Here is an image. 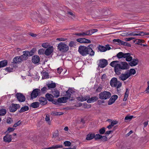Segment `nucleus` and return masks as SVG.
Returning a JSON list of instances; mask_svg holds the SVG:
<instances>
[{"instance_id":"393cba45","label":"nucleus","mask_w":149,"mask_h":149,"mask_svg":"<svg viewBox=\"0 0 149 149\" xmlns=\"http://www.w3.org/2000/svg\"><path fill=\"white\" fill-rule=\"evenodd\" d=\"M125 58V60L127 61H130L132 58V56H131V54L130 53H125L124 57Z\"/></svg>"},{"instance_id":"9b49d317","label":"nucleus","mask_w":149,"mask_h":149,"mask_svg":"<svg viewBox=\"0 0 149 149\" xmlns=\"http://www.w3.org/2000/svg\"><path fill=\"white\" fill-rule=\"evenodd\" d=\"M40 91L38 89H34L32 91L31 95V98L32 99H34L36 98L37 96L40 95Z\"/></svg>"},{"instance_id":"4d7b16f0","label":"nucleus","mask_w":149,"mask_h":149,"mask_svg":"<svg viewBox=\"0 0 149 149\" xmlns=\"http://www.w3.org/2000/svg\"><path fill=\"white\" fill-rule=\"evenodd\" d=\"M42 46L43 47L46 48L48 47V45L47 43H44L42 44Z\"/></svg>"},{"instance_id":"052dcab7","label":"nucleus","mask_w":149,"mask_h":149,"mask_svg":"<svg viewBox=\"0 0 149 149\" xmlns=\"http://www.w3.org/2000/svg\"><path fill=\"white\" fill-rule=\"evenodd\" d=\"M59 136V134L58 131L55 132L53 134V136L55 138L58 137Z\"/></svg>"},{"instance_id":"f03ea898","label":"nucleus","mask_w":149,"mask_h":149,"mask_svg":"<svg viewBox=\"0 0 149 149\" xmlns=\"http://www.w3.org/2000/svg\"><path fill=\"white\" fill-rule=\"evenodd\" d=\"M110 85L113 87H116L118 93L121 91L120 88L122 86V83L119 81L117 80V79L115 77H113L111 79L110 82Z\"/></svg>"},{"instance_id":"58836bf2","label":"nucleus","mask_w":149,"mask_h":149,"mask_svg":"<svg viewBox=\"0 0 149 149\" xmlns=\"http://www.w3.org/2000/svg\"><path fill=\"white\" fill-rule=\"evenodd\" d=\"M49 75L47 72H43L42 76V79H48L49 78Z\"/></svg>"},{"instance_id":"5701e85b","label":"nucleus","mask_w":149,"mask_h":149,"mask_svg":"<svg viewBox=\"0 0 149 149\" xmlns=\"http://www.w3.org/2000/svg\"><path fill=\"white\" fill-rule=\"evenodd\" d=\"M98 98L97 96H95L91 98H89L87 101V102L88 103H90L92 102H94L98 100Z\"/></svg>"},{"instance_id":"49530a36","label":"nucleus","mask_w":149,"mask_h":149,"mask_svg":"<svg viewBox=\"0 0 149 149\" xmlns=\"http://www.w3.org/2000/svg\"><path fill=\"white\" fill-rule=\"evenodd\" d=\"M38 53L39 54H45V51L43 49H40L38 50Z\"/></svg>"},{"instance_id":"f3484780","label":"nucleus","mask_w":149,"mask_h":149,"mask_svg":"<svg viewBox=\"0 0 149 149\" xmlns=\"http://www.w3.org/2000/svg\"><path fill=\"white\" fill-rule=\"evenodd\" d=\"M139 60L137 58L132 59L129 63V64L131 66H134L137 65Z\"/></svg>"},{"instance_id":"7c9ffc66","label":"nucleus","mask_w":149,"mask_h":149,"mask_svg":"<svg viewBox=\"0 0 149 149\" xmlns=\"http://www.w3.org/2000/svg\"><path fill=\"white\" fill-rule=\"evenodd\" d=\"M29 109V107L27 106H25L22 107L19 111V113H22L26 111H27Z\"/></svg>"},{"instance_id":"bf43d9fd","label":"nucleus","mask_w":149,"mask_h":149,"mask_svg":"<svg viewBox=\"0 0 149 149\" xmlns=\"http://www.w3.org/2000/svg\"><path fill=\"white\" fill-rule=\"evenodd\" d=\"M83 98V96H81L80 97H76V99L77 100L79 101H80L81 102H83V100H82V98Z\"/></svg>"},{"instance_id":"aec40b11","label":"nucleus","mask_w":149,"mask_h":149,"mask_svg":"<svg viewBox=\"0 0 149 149\" xmlns=\"http://www.w3.org/2000/svg\"><path fill=\"white\" fill-rule=\"evenodd\" d=\"M75 92V91L71 89H69L66 92V94L65 95V97L68 98V99H70L71 97V96L72 94H73Z\"/></svg>"},{"instance_id":"dca6fc26","label":"nucleus","mask_w":149,"mask_h":149,"mask_svg":"<svg viewBox=\"0 0 149 149\" xmlns=\"http://www.w3.org/2000/svg\"><path fill=\"white\" fill-rule=\"evenodd\" d=\"M38 101L39 102V104L41 105H45L47 103V99L45 97H40L38 99Z\"/></svg>"},{"instance_id":"0eeeda50","label":"nucleus","mask_w":149,"mask_h":149,"mask_svg":"<svg viewBox=\"0 0 149 149\" xmlns=\"http://www.w3.org/2000/svg\"><path fill=\"white\" fill-rule=\"evenodd\" d=\"M23 61L21 56L15 57L13 60V62H12V65L13 67H17L18 66V64L21 63Z\"/></svg>"},{"instance_id":"b1692460","label":"nucleus","mask_w":149,"mask_h":149,"mask_svg":"<svg viewBox=\"0 0 149 149\" xmlns=\"http://www.w3.org/2000/svg\"><path fill=\"white\" fill-rule=\"evenodd\" d=\"M53 47L52 46L47 48L45 51V54L47 56L50 55L53 52Z\"/></svg>"},{"instance_id":"e2e57ef3","label":"nucleus","mask_w":149,"mask_h":149,"mask_svg":"<svg viewBox=\"0 0 149 149\" xmlns=\"http://www.w3.org/2000/svg\"><path fill=\"white\" fill-rule=\"evenodd\" d=\"M118 121L115 120V121H112L111 123V125L113 126L117 124L118 123Z\"/></svg>"},{"instance_id":"bb28decb","label":"nucleus","mask_w":149,"mask_h":149,"mask_svg":"<svg viewBox=\"0 0 149 149\" xmlns=\"http://www.w3.org/2000/svg\"><path fill=\"white\" fill-rule=\"evenodd\" d=\"M45 97L49 101L52 102L53 100L54 97L51 94L47 93L45 95Z\"/></svg>"},{"instance_id":"a878e982","label":"nucleus","mask_w":149,"mask_h":149,"mask_svg":"<svg viewBox=\"0 0 149 149\" xmlns=\"http://www.w3.org/2000/svg\"><path fill=\"white\" fill-rule=\"evenodd\" d=\"M67 100L68 99L66 97H63L58 98L57 100V101L58 103H64L67 102Z\"/></svg>"},{"instance_id":"473e14b6","label":"nucleus","mask_w":149,"mask_h":149,"mask_svg":"<svg viewBox=\"0 0 149 149\" xmlns=\"http://www.w3.org/2000/svg\"><path fill=\"white\" fill-rule=\"evenodd\" d=\"M125 53L122 52L118 53L116 55V57L119 59H120L122 58H124Z\"/></svg>"},{"instance_id":"e433bc0d","label":"nucleus","mask_w":149,"mask_h":149,"mask_svg":"<svg viewBox=\"0 0 149 149\" xmlns=\"http://www.w3.org/2000/svg\"><path fill=\"white\" fill-rule=\"evenodd\" d=\"M129 93V91L127 88L126 89V92H125V95H124V98L123 99V101H126L127 99L128 94Z\"/></svg>"},{"instance_id":"ea45409f","label":"nucleus","mask_w":149,"mask_h":149,"mask_svg":"<svg viewBox=\"0 0 149 149\" xmlns=\"http://www.w3.org/2000/svg\"><path fill=\"white\" fill-rule=\"evenodd\" d=\"M36 19H37L39 22L40 23L43 24L45 23V21L44 19L41 17L40 15H39L38 17L36 18Z\"/></svg>"},{"instance_id":"864d4df0","label":"nucleus","mask_w":149,"mask_h":149,"mask_svg":"<svg viewBox=\"0 0 149 149\" xmlns=\"http://www.w3.org/2000/svg\"><path fill=\"white\" fill-rule=\"evenodd\" d=\"M47 90V89L46 87H43L41 89V91L43 93H45Z\"/></svg>"},{"instance_id":"8fccbe9b","label":"nucleus","mask_w":149,"mask_h":149,"mask_svg":"<svg viewBox=\"0 0 149 149\" xmlns=\"http://www.w3.org/2000/svg\"><path fill=\"white\" fill-rule=\"evenodd\" d=\"M64 144L65 146H70L71 145V143L69 141H66L64 142Z\"/></svg>"},{"instance_id":"c85d7f7f","label":"nucleus","mask_w":149,"mask_h":149,"mask_svg":"<svg viewBox=\"0 0 149 149\" xmlns=\"http://www.w3.org/2000/svg\"><path fill=\"white\" fill-rule=\"evenodd\" d=\"M8 63V61L6 60H4L0 61V68L6 66Z\"/></svg>"},{"instance_id":"a19ab883","label":"nucleus","mask_w":149,"mask_h":149,"mask_svg":"<svg viewBox=\"0 0 149 149\" xmlns=\"http://www.w3.org/2000/svg\"><path fill=\"white\" fill-rule=\"evenodd\" d=\"M127 72L128 74H130V77L132 75L134 74L136 72V71L134 69H131L129 72Z\"/></svg>"},{"instance_id":"412c9836","label":"nucleus","mask_w":149,"mask_h":149,"mask_svg":"<svg viewBox=\"0 0 149 149\" xmlns=\"http://www.w3.org/2000/svg\"><path fill=\"white\" fill-rule=\"evenodd\" d=\"M40 59L39 56L37 55L33 56L32 58V62L34 64L38 63L40 61Z\"/></svg>"},{"instance_id":"0e129e2a","label":"nucleus","mask_w":149,"mask_h":149,"mask_svg":"<svg viewBox=\"0 0 149 149\" xmlns=\"http://www.w3.org/2000/svg\"><path fill=\"white\" fill-rule=\"evenodd\" d=\"M113 130H109L106 131L105 133V134L106 136H108L111 133L113 132Z\"/></svg>"},{"instance_id":"20e7f679","label":"nucleus","mask_w":149,"mask_h":149,"mask_svg":"<svg viewBox=\"0 0 149 149\" xmlns=\"http://www.w3.org/2000/svg\"><path fill=\"white\" fill-rule=\"evenodd\" d=\"M58 49L62 52H66L69 49V47L66 44L61 42L59 43L57 46Z\"/></svg>"},{"instance_id":"423d86ee","label":"nucleus","mask_w":149,"mask_h":149,"mask_svg":"<svg viewBox=\"0 0 149 149\" xmlns=\"http://www.w3.org/2000/svg\"><path fill=\"white\" fill-rule=\"evenodd\" d=\"M111 96V94L110 92L105 91L101 92L99 95V98L101 100L109 99Z\"/></svg>"},{"instance_id":"c9c22d12","label":"nucleus","mask_w":149,"mask_h":149,"mask_svg":"<svg viewBox=\"0 0 149 149\" xmlns=\"http://www.w3.org/2000/svg\"><path fill=\"white\" fill-rule=\"evenodd\" d=\"M77 42L74 41H71L69 44V46L70 47H75L76 46Z\"/></svg>"},{"instance_id":"a18cd8bd","label":"nucleus","mask_w":149,"mask_h":149,"mask_svg":"<svg viewBox=\"0 0 149 149\" xmlns=\"http://www.w3.org/2000/svg\"><path fill=\"white\" fill-rule=\"evenodd\" d=\"M99 132L101 134H104L105 132V128L104 127L102 128L99 130Z\"/></svg>"},{"instance_id":"c756f323","label":"nucleus","mask_w":149,"mask_h":149,"mask_svg":"<svg viewBox=\"0 0 149 149\" xmlns=\"http://www.w3.org/2000/svg\"><path fill=\"white\" fill-rule=\"evenodd\" d=\"M47 86L49 89H51L55 88L56 86V85L55 83H53L47 84Z\"/></svg>"},{"instance_id":"4be33fe9","label":"nucleus","mask_w":149,"mask_h":149,"mask_svg":"<svg viewBox=\"0 0 149 149\" xmlns=\"http://www.w3.org/2000/svg\"><path fill=\"white\" fill-rule=\"evenodd\" d=\"M51 93L54 97L56 98L58 97L60 95V92L59 91L55 89L52 91Z\"/></svg>"},{"instance_id":"37998d69","label":"nucleus","mask_w":149,"mask_h":149,"mask_svg":"<svg viewBox=\"0 0 149 149\" xmlns=\"http://www.w3.org/2000/svg\"><path fill=\"white\" fill-rule=\"evenodd\" d=\"M133 117L132 116H127L125 118V120L126 122H127L128 121H130Z\"/></svg>"},{"instance_id":"a211bd4d","label":"nucleus","mask_w":149,"mask_h":149,"mask_svg":"<svg viewBox=\"0 0 149 149\" xmlns=\"http://www.w3.org/2000/svg\"><path fill=\"white\" fill-rule=\"evenodd\" d=\"M129 74H128L127 72L126 73L122 74L119 77V78L122 81L125 80L130 77Z\"/></svg>"},{"instance_id":"6ab92c4d","label":"nucleus","mask_w":149,"mask_h":149,"mask_svg":"<svg viewBox=\"0 0 149 149\" xmlns=\"http://www.w3.org/2000/svg\"><path fill=\"white\" fill-rule=\"evenodd\" d=\"M3 141L9 143L12 140V135L10 134H7L3 138Z\"/></svg>"},{"instance_id":"79ce46f5","label":"nucleus","mask_w":149,"mask_h":149,"mask_svg":"<svg viewBox=\"0 0 149 149\" xmlns=\"http://www.w3.org/2000/svg\"><path fill=\"white\" fill-rule=\"evenodd\" d=\"M6 110L5 109H0V115L4 116L6 113Z\"/></svg>"},{"instance_id":"3c124183","label":"nucleus","mask_w":149,"mask_h":149,"mask_svg":"<svg viewBox=\"0 0 149 149\" xmlns=\"http://www.w3.org/2000/svg\"><path fill=\"white\" fill-rule=\"evenodd\" d=\"M144 42L143 40L139 39L137 41V44L141 45H142L143 44L142 43Z\"/></svg>"},{"instance_id":"09e8293b","label":"nucleus","mask_w":149,"mask_h":149,"mask_svg":"<svg viewBox=\"0 0 149 149\" xmlns=\"http://www.w3.org/2000/svg\"><path fill=\"white\" fill-rule=\"evenodd\" d=\"M15 129L13 128H11L10 127H9L7 131L6 132L7 134L9 133L10 132H13L14 130Z\"/></svg>"},{"instance_id":"ddd939ff","label":"nucleus","mask_w":149,"mask_h":149,"mask_svg":"<svg viewBox=\"0 0 149 149\" xmlns=\"http://www.w3.org/2000/svg\"><path fill=\"white\" fill-rule=\"evenodd\" d=\"M108 64V62L107 60L105 59H100L98 64V67L101 68H104L106 67Z\"/></svg>"},{"instance_id":"2f4dec72","label":"nucleus","mask_w":149,"mask_h":149,"mask_svg":"<svg viewBox=\"0 0 149 149\" xmlns=\"http://www.w3.org/2000/svg\"><path fill=\"white\" fill-rule=\"evenodd\" d=\"M98 49L101 52H105L107 51L105 47L99 45L97 47Z\"/></svg>"},{"instance_id":"680f3d73","label":"nucleus","mask_w":149,"mask_h":149,"mask_svg":"<svg viewBox=\"0 0 149 149\" xmlns=\"http://www.w3.org/2000/svg\"><path fill=\"white\" fill-rule=\"evenodd\" d=\"M21 123V121L20 120L18 121L17 123H15L13 125V127H16L18 126Z\"/></svg>"},{"instance_id":"6e6d98bb","label":"nucleus","mask_w":149,"mask_h":149,"mask_svg":"<svg viewBox=\"0 0 149 149\" xmlns=\"http://www.w3.org/2000/svg\"><path fill=\"white\" fill-rule=\"evenodd\" d=\"M101 139L102 141H106L107 140L108 138L106 136H102V137Z\"/></svg>"},{"instance_id":"cd10ccee","label":"nucleus","mask_w":149,"mask_h":149,"mask_svg":"<svg viewBox=\"0 0 149 149\" xmlns=\"http://www.w3.org/2000/svg\"><path fill=\"white\" fill-rule=\"evenodd\" d=\"M94 134H88L86 137V139L87 140H90L93 139L95 137Z\"/></svg>"},{"instance_id":"4468645a","label":"nucleus","mask_w":149,"mask_h":149,"mask_svg":"<svg viewBox=\"0 0 149 149\" xmlns=\"http://www.w3.org/2000/svg\"><path fill=\"white\" fill-rule=\"evenodd\" d=\"M76 40L77 42L80 43H90L91 42L90 40L84 38H78Z\"/></svg>"},{"instance_id":"f257e3e1","label":"nucleus","mask_w":149,"mask_h":149,"mask_svg":"<svg viewBox=\"0 0 149 149\" xmlns=\"http://www.w3.org/2000/svg\"><path fill=\"white\" fill-rule=\"evenodd\" d=\"M91 45L86 47L83 46H80L79 47L78 51L82 56H86L89 54L91 56H93L94 54V52L90 46Z\"/></svg>"},{"instance_id":"5fc2aeb1","label":"nucleus","mask_w":149,"mask_h":149,"mask_svg":"<svg viewBox=\"0 0 149 149\" xmlns=\"http://www.w3.org/2000/svg\"><path fill=\"white\" fill-rule=\"evenodd\" d=\"M102 87L101 86H99L96 89V91L97 92H100L102 91Z\"/></svg>"},{"instance_id":"69168bd1","label":"nucleus","mask_w":149,"mask_h":149,"mask_svg":"<svg viewBox=\"0 0 149 149\" xmlns=\"http://www.w3.org/2000/svg\"><path fill=\"white\" fill-rule=\"evenodd\" d=\"M62 71L63 69L61 68H58L57 69V72L59 74L61 73V72Z\"/></svg>"},{"instance_id":"13d9d810","label":"nucleus","mask_w":149,"mask_h":149,"mask_svg":"<svg viewBox=\"0 0 149 149\" xmlns=\"http://www.w3.org/2000/svg\"><path fill=\"white\" fill-rule=\"evenodd\" d=\"M5 70L6 71L9 72H11L13 71V69L10 67H7L5 68Z\"/></svg>"},{"instance_id":"f8f14e48","label":"nucleus","mask_w":149,"mask_h":149,"mask_svg":"<svg viewBox=\"0 0 149 149\" xmlns=\"http://www.w3.org/2000/svg\"><path fill=\"white\" fill-rule=\"evenodd\" d=\"M16 96L18 100L20 102H24L26 100L25 97L22 93H16Z\"/></svg>"},{"instance_id":"774afa93","label":"nucleus","mask_w":149,"mask_h":149,"mask_svg":"<svg viewBox=\"0 0 149 149\" xmlns=\"http://www.w3.org/2000/svg\"><path fill=\"white\" fill-rule=\"evenodd\" d=\"M67 39L66 38H57L56 39L57 40H58L59 41H64L66 40Z\"/></svg>"},{"instance_id":"f704fd0d","label":"nucleus","mask_w":149,"mask_h":149,"mask_svg":"<svg viewBox=\"0 0 149 149\" xmlns=\"http://www.w3.org/2000/svg\"><path fill=\"white\" fill-rule=\"evenodd\" d=\"M113 41L114 42H117L119 45H123V44H124L123 43H124V42L120 39H114Z\"/></svg>"},{"instance_id":"603ef678","label":"nucleus","mask_w":149,"mask_h":149,"mask_svg":"<svg viewBox=\"0 0 149 149\" xmlns=\"http://www.w3.org/2000/svg\"><path fill=\"white\" fill-rule=\"evenodd\" d=\"M89 98V95L85 96L84 97L83 96V98H82V100H83V102L87 100Z\"/></svg>"},{"instance_id":"de8ad7c7","label":"nucleus","mask_w":149,"mask_h":149,"mask_svg":"<svg viewBox=\"0 0 149 149\" xmlns=\"http://www.w3.org/2000/svg\"><path fill=\"white\" fill-rule=\"evenodd\" d=\"M102 137V136L101 135H100L99 134H97L95 135L94 138H95V139L97 140L98 139H101Z\"/></svg>"},{"instance_id":"39448f33","label":"nucleus","mask_w":149,"mask_h":149,"mask_svg":"<svg viewBox=\"0 0 149 149\" xmlns=\"http://www.w3.org/2000/svg\"><path fill=\"white\" fill-rule=\"evenodd\" d=\"M120 66L118 68V73L117 75H119L121 74V70H125L128 69L129 68V65L127 63L125 62H121Z\"/></svg>"},{"instance_id":"2eb2a0df","label":"nucleus","mask_w":149,"mask_h":149,"mask_svg":"<svg viewBox=\"0 0 149 149\" xmlns=\"http://www.w3.org/2000/svg\"><path fill=\"white\" fill-rule=\"evenodd\" d=\"M118 97V96L116 95H113L109 100L108 102V104L110 105L113 103Z\"/></svg>"},{"instance_id":"338daca9","label":"nucleus","mask_w":149,"mask_h":149,"mask_svg":"<svg viewBox=\"0 0 149 149\" xmlns=\"http://www.w3.org/2000/svg\"><path fill=\"white\" fill-rule=\"evenodd\" d=\"M123 44H123V45L126 46H127L129 47H130L131 46V44H130L128 43H127V42H124V43Z\"/></svg>"},{"instance_id":"9d476101","label":"nucleus","mask_w":149,"mask_h":149,"mask_svg":"<svg viewBox=\"0 0 149 149\" xmlns=\"http://www.w3.org/2000/svg\"><path fill=\"white\" fill-rule=\"evenodd\" d=\"M20 107V106L19 104L12 103L9 107V109L10 112H14Z\"/></svg>"},{"instance_id":"c03bdc74","label":"nucleus","mask_w":149,"mask_h":149,"mask_svg":"<svg viewBox=\"0 0 149 149\" xmlns=\"http://www.w3.org/2000/svg\"><path fill=\"white\" fill-rule=\"evenodd\" d=\"M45 120L48 123L49 125H51V122L50 121V118L49 116L48 115H46L45 117Z\"/></svg>"},{"instance_id":"7ed1b4c3","label":"nucleus","mask_w":149,"mask_h":149,"mask_svg":"<svg viewBox=\"0 0 149 149\" xmlns=\"http://www.w3.org/2000/svg\"><path fill=\"white\" fill-rule=\"evenodd\" d=\"M97 31L98 30L97 29H93L86 31L84 32L76 33L75 35L80 36H90L93 33L97 32Z\"/></svg>"},{"instance_id":"4c0bfd02","label":"nucleus","mask_w":149,"mask_h":149,"mask_svg":"<svg viewBox=\"0 0 149 149\" xmlns=\"http://www.w3.org/2000/svg\"><path fill=\"white\" fill-rule=\"evenodd\" d=\"M42 4L45 9L49 11L50 8L49 4H46V3H42Z\"/></svg>"},{"instance_id":"72a5a7b5","label":"nucleus","mask_w":149,"mask_h":149,"mask_svg":"<svg viewBox=\"0 0 149 149\" xmlns=\"http://www.w3.org/2000/svg\"><path fill=\"white\" fill-rule=\"evenodd\" d=\"M39 106V102H35L32 103L30 107L34 108H37Z\"/></svg>"},{"instance_id":"1a4fd4ad","label":"nucleus","mask_w":149,"mask_h":149,"mask_svg":"<svg viewBox=\"0 0 149 149\" xmlns=\"http://www.w3.org/2000/svg\"><path fill=\"white\" fill-rule=\"evenodd\" d=\"M23 54L21 56L23 61L26 60L28 56H31L34 54V52L32 50L30 52L28 51H23Z\"/></svg>"},{"instance_id":"6e6552de","label":"nucleus","mask_w":149,"mask_h":149,"mask_svg":"<svg viewBox=\"0 0 149 149\" xmlns=\"http://www.w3.org/2000/svg\"><path fill=\"white\" fill-rule=\"evenodd\" d=\"M119 62V61H115L111 62L110 63L111 66L114 68V71L117 74L119 72L118 69L120 66V64H118Z\"/></svg>"}]
</instances>
